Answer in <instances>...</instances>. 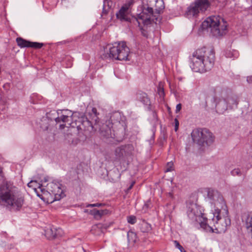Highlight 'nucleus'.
Listing matches in <instances>:
<instances>
[{"mask_svg": "<svg viewBox=\"0 0 252 252\" xmlns=\"http://www.w3.org/2000/svg\"><path fill=\"white\" fill-rule=\"evenodd\" d=\"M207 197L210 202L214 205L215 212L213 213L214 218L212 221L213 226H208L212 232L223 233L227 230L230 225V219L228 217V210L222 195L217 190L209 189L207 192Z\"/></svg>", "mask_w": 252, "mask_h": 252, "instance_id": "nucleus-1", "label": "nucleus"}, {"mask_svg": "<svg viewBox=\"0 0 252 252\" xmlns=\"http://www.w3.org/2000/svg\"><path fill=\"white\" fill-rule=\"evenodd\" d=\"M58 117L55 119L57 123H63L60 125V128L63 129L65 126L77 127L79 133L82 132L85 137L82 140L86 139L89 132L93 129L91 122L89 121L82 113L74 112L66 109L59 110Z\"/></svg>", "mask_w": 252, "mask_h": 252, "instance_id": "nucleus-2", "label": "nucleus"}, {"mask_svg": "<svg viewBox=\"0 0 252 252\" xmlns=\"http://www.w3.org/2000/svg\"><path fill=\"white\" fill-rule=\"evenodd\" d=\"M190 67L195 72L210 70L214 65L215 56L213 49L203 47L195 51L190 57Z\"/></svg>", "mask_w": 252, "mask_h": 252, "instance_id": "nucleus-3", "label": "nucleus"}, {"mask_svg": "<svg viewBox=\"0 0 252 252\" xmlns=\"http://www.w3.org/2000/svg\"><path fill=\"white\" fill-rule=\"evenodd\" d=\"M101 52V57L103 60H129L128 57L130 50L124 42L107 45Z\"/></svg>", "mask_w": 252, "mask_h": 252, "instance_id": "nucleus-4", "label": "nucleus"}, {"mask_svg": "<svg viewBox=\"0 0 252 252\" xmlns=\"http://www.w3.org/2000/svg\"><path fill=\"white\" fill-rule=\"evenodd\" d=\"M204 30L210 31L212 35L220 37L227 32V22L220 16H211L208 17L202 23Z\"/></svg>", "mask_w": 252, "mask_h": 252, "instance_id": "nucleus-5", "label": "nucleus"}, {"mask_svg": "<svg viewBox=\"0 0 252 252\" xmlns=\"http://www.w3.org/2000/svg\"><path fill=\"white\" fill-rule=\"evenodd\" d=\"M40 191L41 193L38 191L35 192L37 196L44 201L47 200V202L51 203L60 200L65 196L62 185L56 181L49 183L47 185V189H41Z\"/></svg>", "mask_w": 252, "mask_h": 252, "instance_id": "nucleus-6", "label": "nucleus"}, {"mask_svg": "<svg viewBox=\"0 0 252 252\" xmlns=\"http://www.w3.org/2000/svg\"><path fill=\"white\" fill-rule=\"evenodd\" d=\"M140 8L142 11L138 15L137 17H132V23L140 27L141 23L144 25H148L152 22H157L158 18L155 13H154L152 8L147 5H141Z\"/></svg>", "mask_w": 252, "mask_h": 252, "instance_id": "nucleus-7", "label": "nucleus"}, {"mask_svg": "<svg viewBox=\"0 0 252 252\" xmlns=\"http://www.w3.org/2000/svg\"><path fill=\"white\" fill-rule=\"evenodd\" d=\"M191 138L194 143L200 146L210 145L215 140L213 133L207 128H196L192 131Z\"/></svg>", "mask_w": 252, "mask_h": 252, "instance_id": "nucleus-8", "label": "nucleus"}, {"mask_svg": "<svg viewBox=\"0 0 252 252\" xmlns=\"http://www.w3.org/2000/svg\"><path fill=\"white\" fill-rule=\"evenodd\" d=\"M200 209V207L197 204L189 203L187 205V215L192 221L198 222L201 227L206 228L207 219L203 217V214Z\"/></svg>", "mask_w": 252, "mask_h": 252, "instance_id": "nucleus-9", "label": "nucleus"}, {"mask_svg": "<svg viewBox=\"0 0 252 252\" xmlns=\"http://www.w3.org/2000/svg\"><path fill=\"white\" fill-rule=\"evenodd\" d=\"M208 0H196L188 8L187 14L188 16H196L200 12L206 11L210 6Z\"/></svg>", "mask_w": 252, "mask_h": 252, "instance_id": "nucleus-10", "label": "nucleus"}, {"mask_svg": "<svg viewBox=\"0 0 252 252\" xmlns=\"http://www.w3.org/2000/svg\"><path fill=\"white\" fill-rule=\"evenodd\" d=\"M112 125L113 124L110 120L107 121L105 123L100 125L99 132L101 136L107 139L111 138L117 141H121L123 138L119 136L117 132L115 133L113 130V133L112 132Z\"/></svg>", "mask_w": 252, "mask_h": 252, "instance_id": "nucleus-11", "label": "nucleus"}, {"mask_svg": "<svg viewBox=\"0 0 252 252\" xmlns=\"http://www.w3.org/2000/svg\"><path fill=\"white\" fill-rule=\"evenodd\" d=\"M131 2L123 5L119 10L118 12L116 13L117 19L121 21H127L132 23V17L130 18L128 15V9L130 6Z\"/></svg>", "mask_w": 252, "mask_h": 252, "instance_id": "nucleus-12", "label": "nucleus"}, {"mask_svg": "<svg viewBox=\"0 0 252 252\" xmlns=\"http://www.w3.org/2000/svg\"><path fill=\"white\" fill-rule=\"evenodd\" d=\"M17 44L21 48L32 47L35 49H40L43 46V44L35 42H31L21 37L17 38Z\"/></svg>", "mask_w": 252, "mask_h": 252, "instance_id": "nucleus-13", "label": "nucleus"}, {"mask_svg": "<svg viewBox=\"0 0 252 252\" xmlns=\"http://www.w3.org/2000/svg\"><path fill=\"white\" fill-rule=\"evenodd\" d=\"M62 230L61 228H56L55 227H51L47 228L45 231V235L49 239H53L58 236L62 235Z\"/></svg>", "mask_w": 252, "mask_h": 252, "instance_id": "nucleus-14", "label": "nucleus"}, {"mask_svg": "<svg viewBox=\"0 0 252 252\" xmlns=\"http://www.w3.org/2000/svg\"><path fill=\"white\" fill-rule=\"evenodd\" d=\"M136 99L141 102L144 105H148L150 104V100L147 94L142 91H138L136 93Z\"/></svg>", "mask_w": 252, "mask_h": 252, "instance_id": "nucleus-15", "label": "nucleus"}, {"mask_svg": "<svg viewBox=\"0 0 252 252\" xmlns=\"http://www.w3.org/2000/svg\"><path fill=\"white\" fill-rule=\"evenodd\" d=\"M224 99L226 100L228 108L234 109L237 107L238 102L237 98L235 95L228 96L227 98Z\"/></svg>", "mask_w": 252, "mask_h": 252, "instance_id": "nucleus-16", "label": "nucleus"}, {"mask_svg": "<svg viewBox=\"0 0 252 252\" xmlns=\"http://www.w3.org/2000/svg\"><path fill=\"white\" fill-rule=\"evenodd\" d=\"M217 111L219 113H223L228 108L226 100L224 98L220 99L216 105Z\"/></svg>", "mask_w": 252, "mask_h": 252, "instance_id": "nucleus-17", "label": "nucleus"}, {"mask_svg": "<svg viewBox=\"0 0 252 252\" xmlns=\"http://www.w3.org/2000/svg\"><path fill=\"white\" fill-rule=\"evenodd\" d=\"M108 212L109 211L107 209L100 210L93 209L90 211V214L93 216L94 218L97 220L101 219L103 216L107 214Z\"/></svg>", "mask_w": 252, "mask_h": 252, "instance_id": "nucleus-18", "label": "nucleus"}, {"mask_svg": "<svg viewBox=\"0 0 252 252\" xmlns=\"http://www.w3.org/2000/svg\"><path fill=\"white\" fill-rule=\"evenodd\" d=\"M109 226V224L106 223H98L93 226L91 232L95 235H100V233L96 232L97 229H100L101 232H103L104 230H106Z\"/></svg>", "mask_w": 252, "mask_h": 252, "instance_id": "nucleus-19", "label": "nucleus"}, {"mask_svg": "<svg viewBox=\"0 0 252 252\" xmlns=\"http://www.w3.org/2000/svg\"><path fill=\"white\" fill-rule=\"evenodd\" d=\"M123 148V153L125 159L132 155L134 151V147L131 144H127L122 146Z\"/></svg>", "mask_w": 252, "mask_h": 252, "instance_id": "nucleus-20", "label": "nucleus"}, {"mask_svg": "<svg viewBox=\"0 0 252 252\" xmlns=\"http://www.w3.org/2000/svg\"><path fill=\"white\" fill-rule=\"evenodd\" d=\"M139 228L141 231L143 233H148L152 229L151 224L145 221H142L139 224Z\"/></svg>", "mask_w": 252, "mask_h": 252, "instance_id": "nucleus-21", "label": "nucleus"}, {"mask_svg": "<svg viewBox=\"0 0 252 252\" xmlns=\"http://www.w3.org/2000/svg\"><path fill=\"white\" fill-rule=\"evenodd\" d=\"M115 155L117 159L125 160V158L123 153L122 146L117 147L115 151Z\"/></svg>", "mask_w": 252, "mask_h": 252, "instance_id": "nucleus-22", "label": "nucleus"}, {"mask_svg": "<svg viewBox=\"0 0 252 252\" xmlns=\"http://www.w3.org/2000/svg\"><path fill=\"white\" fill-rule=\"evenodd\" d=\"M155 14L158 15L160 11L164 8V2L162 0H155Z\"/></svg>", "mask_w": 252, "mask_h": 252, "instance_id": "nucleus-23", "label": "nucleus"}, {"mask_svg": "<svg viewBox=\"0 0 252 252\" xmlns=\"http://www.w3.org/2000/svg\"><path fill=\"white\" fill-rule=\"evenodd\" d=\"M246 225L247 230L252 234V214L248 216L246 221Z\"/></svg>", "mask_w": 252, "mask_h": 252, "instance_id": "nucleus-24", "label": "nucleus"}, {"mask_svg": "<svg viewBox=\"0 0 252 252\" xmlns=\"http://www.w3.org/2000/svg\"><path fill=\"white\" fill-rule=\"evenodd\" d=\"M24 197L22 194H18L17 198V210L21 208L24 205Z\"/></svg>", "mask_w": 252, "mask_h": 252, "instance_id": "nucleus-25", "label": "nucleus"}, {"mask_svg": "<svg viewBox=\"0 0 252 252\" xmlns=\"http://www.w3.org/2000/svg\"><path fill=\"white\" fill-rule=\"evenodd\" d=\"M28 186L29 187V188H32L34 191L36 192V191H37V189H36V187H37L38 188H39V189H41V185H40V184H39L37 181H33V180H32L28 184Z\"/></svg>", "mask_w": 252, "mask_h": 252, "instance_id": "nucleus-26", "label": "nucleus"}, {"mask_svg": "<svg viewBox=\"0 0 252 252\" xmlns=\"http://www.w3.org/2000/svg\"><path fill=\"white\" fill-rule=\"evenodd\" d=\"M158 93L160 97H163L164 95V89L162 83L159 82L158 88Z\"/></svg>", "mask_w": 252, "mask_h": 252, "instance_id": "nucleus-27", "label": "nucleus"}, {"mask_svg": "<svg viewBox=\"0 0 252 252\" xmlns=\"http://www.w3.org/2000/svg\"><path fill=\"white\" fill-rule=\"evenodd\" d=\"M231 174L233 176H240L242 175V173L239 168H235L231 171Z\"/></svg>", "mask_w": 252, "mask_h": 252, "instance_id": "nucleus-28", "label": "nucleus"}, {"mask_svg": "<svg viewBox=\"0 0 252 252\" xmlns=\"http://www.w3.org/2000/svg\"><path fill=\"white\" fill-rule=\"evenodd\" d=\"M173 170V163L172 161L168 162L166 166L165 172H170Z\"/></svg>", "mask_w": 252, "mask_h": 252, "instance_id": "nucleus-29", "label": "nucleus"}, {"mask_svg": "<svg viewBox=\"0 0 252 252\" xmlns=\"http://www.w3.org/2000/svg\"><path fill=\"white\" fill-rule=\"evenodd\" d=\"M127 220L128 223L133 224L136 222V218L134 216H130L127 217Z\"/></svg>", "mask_w": 252, "mask_h": 252, "instance_id": "nucleus-30", "label": "nucleus"}, {"mask_svg": "<svg viewBox=\"0 0 252 252\" xmlns=\"http://www.w3.org/2000/svg\"><path fill=\"white\" fill-rule=\"evenodd\" d=\"M174 243L175 244V247L178 248L181 252H187L177 240L174 241Z\"/></svg>", "mask_w": 252, "mask_h": 252, "instance_id": "nucleus-31", "label": "nucleus"}, {"mask_svg": "<svg viewBox=\"0 0 252 252\" xmlns=\"http://www.w3.org/2000/svg\"><path fill=\"white\" fill-rule=\"evenodd\" d=\"M105 204L103 203H94V204H88L86 205L87 207H100L104 206Z\"/></svg>", "mask_w": 252, "mask_h": 252, "instance_id": "nucleus-32", "label": "nucleus"}, {"mask_svg": "<svg viewBox=\"0 0 252 252\" xmlns=\"http://www.w3.org/2000/svg\"><path fill=\"white\" fill-rule=\"evenodd\" d=\"M174 122H175V131H177L179 128V122L178 120H177V119H176V118L175 119Z\"/></svg>", "mask_w": 252, "mask_h": 252, "instance_id": "nucleus-33", "label": "nucleus"}, {"mask_svg": "<svg viewBox=\"0 0 252 252\" xmlns=\"http://www.w3.org/2000/svg\"><path fill=\"white\" fill-rule=\"evenodd\" d=\"M182 108V104L179 103L176 105L175 112L176 113H178Z\"/></svg>", "mask_w": 252, "mask_h": 252, "instance_id": "nucleus-34", "label": "nucleus"}, {"mask_svg": "<svg viewBox=\"0 0 252 252\" xmlns=\"http://www.w3.org/2000/svg\"><path fill=\"white\" fill-rule=\"evenodd\" d=\"M133 236H134V237H136V234L135 233H134L133 232H128L127 233V238H128V239L129 241H130L129 237H132Z\"/></svg>", "mask_w": 252, "mask_h": 252, "instance_id": "nucleus-35", "label": "nucleus"}, {"mask_svg": "<svg viewBox=\"0 0 252 252\" xmlns=\"http://www.w3.org/2000/svg\"><path fill=\"white\" fill-rule=\"evenodd\" d=\"M140 30L141 31V32H142V35L144 36H145V37H147V32L144 30L142 27L141 26H140Z\"/></svg>", "mask_w": 252, "mask_h": 252, "instance_id": "nucleus-36", "label": "nucleus"}, {"mask_svg": "<svg viewBox=\"0 0 252 252\" xmlns=\"http://www.w3.org/2000/svg\"><path fill=\"white\" fill-rule=\"evenodd\" d=\"M247 81L249 83H252V76H248L247 77Z\"/></svg>", "mask_w": 252, "mask_h": 252, "instance_id": "nucleus-37", "label": "nucleus"}, {"mask_svg": "<svg viewBox=\"0 0 252 252\" xmlns=\"http://www.w3.org/2000/svg\"><path fill=\"white\" fill-rule=\"evenodd\" d=\"M149 203L150 201H147L144 205V206L146 207L147 208L149 207Z\"/></svg>", "mask_w": 252, "mask_h": 252, "instance_id": "nucleus-38", "label": "nucleus"}, {"mask_svg": "<svg viewBox=\"0 0 252 252\" xmlns=\"http://www.w3.org/2000/svg\"><path fill=\"white\" fill-rule=\"evenodd\" d=\"M96 111H97V110H96V108H93L92 109V112H93V113L94 114V115H95V116H96Z\"/></svg>", "mask_w": 252, "mask_h": 252, "instance_id": "nucleus-39", "label": "nucleus"}, {"mask_svg": "<svg viewBox=\"0 0 252 252\" xmlns=\"http://www.w3.org/2000/svg\"><path fill=\"white\" fill-rule=\"evenodd\" d=\"M134 184H135V182H133L131 183V184L130 185V186L129 187V188H128V189L129 190V189H131Z\"/></svg>", "mask_w": 252, "mask_h": 252, "instance_id": "nucleus-40", "label": "nucleus"}, {"mask_svg": "<svg viewBox=\"0 0 252 252\" xmlns=\"http://www.w3.org/2000/svg\"><path fill=\"white\" fill-rule=\"evenodd\" d=\"M96 231V232H97V233H100V235L102 233H104V232H101V231H100V229H97Z\"/></svg>", "mask_w": 252, "mask_h": 252, "instance_id": "nucleus-41", "label": "nucleus"}, {"mask_svg": "<svg viewBox=\"0 0 252 252\" xmlns=\"http://www.w3.org/2000/svg\"><path fill=\"white\" fill-rule=\"evenodd\" d=\"M82 249H83V250L84 251V252H86V251L83 249V248H82Z\"/></svg>", "mask_w": 252, "mask_h": 252, "instance_id": "nucleus-42", "label": "nucleus"}, {"mask_svg": "<svg viewBox=\"0 0 252 252\" xmlns=\"http://www.w3.org/2000/svg\"><path fill=\"white\" fill-rule=\"evenodd\" d=\"M104 5H105V3L103 4V7H104Z\"/></svg>", "mask_w": 252, "mask_h": 252, "instance_id": "nucleus-43", "label": "nucleus"}]
</instances>
